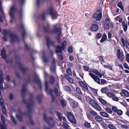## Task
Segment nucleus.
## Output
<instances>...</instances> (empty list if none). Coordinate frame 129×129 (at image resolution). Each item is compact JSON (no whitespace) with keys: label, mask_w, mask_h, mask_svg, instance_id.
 I'll return each instance as SVG.
<instances>
[{"label":"nucleus","mask_w":129,"mask_h":129,"mask_svg":"<svg viewBox=\"0 0 129 129\" xmlns=\"http://www.w3.org/2000/svg\"><path fill=\"white\" fill-rule=\"evenodd\" d=\"M92 17L95 18L96 20L100 21L102 17V13L101 10L100 9H98L93 15Z\"/></svg>","instance_id":"4"},{"label":"nucleus","mask_w":129,"mask_h":129,"mask_svg":"<svg viewBox=\"0 0 129 129\" xmlns=\"http://www.w3.org/2000/svg\"><path fill=\"white\" fill-rule=\"evenodd\" d=\"M72 47V46H70L68 49V51L70 53H71L73 51Z\"/></svg>","instance_id":"54"},{"label":"nucleus","mask_w":129,"mask_h":129,"mask_svg":"<svg viewBox=\"0 0 129 129\" xmlns=\"http://www.w3.org/2000/svg\"><path fill=\"white\" fill-rule=\"evenodd\" d=\"M61 103L62 106H65L66 105V102L62 100H61Z\"/></svg>","instance_id":"53"},{"label":"nucleus","mask_w":129,"mask_h":129,"mask_svg":"<svg viewBox=\"0 0 129 129\" xmlns=\"http://www.w3.org/2000/svg\"><path fill=\"white\" fill-rule=\"evenodd\" d=\"M93 107L98 111H100L101 109V107L97 103L95 105V106H94Z\"/></svg>","instance_id":"20"},{"label":"nucleus","mask_w":129,"mask_h":129,"mask_svg":"<svg viewBox=\"0 0 129 129\" xmlns=\"http://www.w3.org/2000/svg\"><path fill=\"white\" fill-rule=\"evenodd\" d=\"M2 107L3 113L5 115L6 114V111L5 109V106H4V107Z\"/></svg>","instance_id":"48"},{"label":"nucleus","mask_w":129,"mask_h":129,"mask_svg":"<svg viewBox=\"0 0 129 129\" xmlns=\"http://www.w3.org/2000/svg\"><path fill=\"white\" fill-rule=\"evenodd\" d=\"M67 43V42L64 41L62 45V47L58 46L56 48V53L60 52H61L62 50H64L65 48Z\"/></svg>","instance_id":"6"},{"label":"nucleus","mask_w":129,"mask_h":129,"mask_svg":"<svg viewBox=\"0 0 129 129\" xmlns=\"http://www.w3.org/2000/svg\"><path fill=\"white\" fill-rule=\"evenodd\" d=\"M99 60L101 61L104 62L105 60L103 59V57L102 56H100L99 57Z\"/></svg>","instance_id":"61"},{"label":"nucleus","mask_w":129,"mask_h":129,"mask_svg":"<svg viewBox=\"0 0 129 129\" xmlns=\"http://www.w3.org/2000/svg\"><path fill=\"white\" fill-rule=\"evenodd\" d=\"M54 90L56 95L57 96H60L61 93L58 90L57 88H55Z\"/></svg>","instance_id":"30"},{"label":"nucleus","mask_w":129,"mask_h":129,"mask_svg":"<svg viewBox=\"0 0 129 129\" xmlns=\"http://www.w3.org/2000/svg\"><path fill=\"white\" fill-rule=\"evenodd\" d=\"M16 9V7L15 5L12 6L10 8L9 14L11 18L10 21L11 23L13 22V20L15 18L14 14Z\"/></svg>","instance_id":"3"},{"label":"nucleus","mask_w":129,"mask_h":129,"mask_svg":"<svg viewBox=\"0 0 129 129\" xmlns=\"http://www.w3.org/2000/svg\"><path fill=\"white\" fill-rule=\"evenodd\" d=\"M65 90L67 91H70L71 89L68 86H66L65 87Z\"/></svg>","instance_id":"63"},{"label":"nucleus","mask_w":129,"mask_h":129,"mask_svg":"<svg viewBox=\"0 0 129 129\" xmlns=\"http://www.w3.org/2000/svg\"><path fill=\"white\" fill-rule=\"evenodd\" d=\"M100 84H104L106 83V81L104 79H101Z\"/></svg>","instance_id":"47"},{"label":"nucleus","mask_w":129,"mask_h":129,"mask_svg":"<svg viewBox=\"0 0 129 129\" xmlns=\"http://www.w3.org/2000/svg\"><path fill=\"white\" fill-rule=\"evenodd\" d=\"M89 75L95 82L98 84H100V79L98 76L91 73H89Z\"/></svg>","instance_id":"8"},{"label":"nucleus","mask_w":129,"mask_h":129,"mask_svg":"<svg viewBox=\"0 0 129 129\" xmlns=\"http://www.w3.org/2000/svg\"><path fill=\"white\" fill-rule=\"evenodd\" d=\"M11 118L12 120V121L14 123L16 124V121L14 119V118L12 116H11Z\"/></svg>","instance_id":"49"},{"label":"nucleus","mask_w":129,"mask_h":129,"mask_svg":"<svg viewBox=\"0 0 129 129\" xmlns=\"http://www.w3.org/2000/svg\"><path fill=\"white\" fill-rule=\"evenodd\" d=\"M106 111L108 113L111 114L112 113V112L111 109L107 107L105 109Z\"/></svg>","instance_id":"34"},{"label":"nucleus","mask_w":129,"mask_h":129,"mask_svg":"<svg viewBox=\"0 0 129 129\" xmlns=\"http://www.w3.org/2000/svg\"><path fill=\"white\" fill-rule=\"evenodd\" d=\"M22 115V113L21 111H18V114L16 115L17 117L20 121H22V118L21 115Z\"/></svg>","instance_id":"17"},{"label":"nucleus","mask_w":129,"mask_h":129,"mask_svg":"<svg viewBox=\"0 0 129 129\" xmlns=\"http://www.w3.org/2000/svg\"><path fill=\"white\" fill-rule=\"evenodd\" d=\"M126 60L127 61L129 62V54L128 53H127L126 56Z\"/></svg>","instance_id":"51"},{"label":"nucleus","mask_w":129,"mask_h":129,"mask_svg":"<svg viewBox=\"0 0 129 129\" xmlns=\"http://www.w3.org/2000/svg\"><path fill=\"white\" fill-rule=\"evenodd\" d=\"M1 120L2 123H5V117L3 115H1Z\"/></svg>","instance_id":"41"},{"label":"nucleus","mask_w":129,"mask_h":129,"mask_svg":"<svg viewBox=\"0 0 129 129\" xmlns=\"http://www.w3.org/2000/svg\"><path fill=\"white\" fill-rule=\"evenodd\" d=\"M67 116L68 119L72 123L75 124L76 122L74 116L70 112L67 113Z\"/></svg>","instance_id":"5"},{"label":"nucleus","mask_w":129,"mask_h":129,"mask_svg":"<svg viewBox=\"0 0 129 129\" xmlns=\"http://www.w3.org/2000/svg\"><path fill=\"white\" fill-rule=\"evenodd\" d=\"M117 56L118 58L120 59V61H123V52L122 51H121L120 49L117 50Z\"/></svg>","instance_id":"7"},{"label":"nucleus","mask_w":129,"mask_h":129,"mask_svg":"<svg viewBox=\"0 0 129 129\" xmlns=\"http://www.w3.org/2000/svg\"><path fill=\"white\" fill-rule=\"evenodd\" d=\"M98 28V25L96 24H93L91 26V29L92 31H95L97 30Z\"/></svg>","instance_id":"14"},{"label":"nucleus","mask_w":129,"mask_h":129,"mask_svg":"<svg viewBox=\"0 0 129 129\" xmlns=\"http://www.w3.org/2000/svg\"><path fill=\"white\" fill-rule=\"evenodd\" d=\"M121 127L122 129H128V127L126 126L123 125H121Z\"/></svg>","instance_id":"45"},{"label":"nucleus","mask_w":129,"mask_h":129,"mask_svg":"<svg viewBox=\"0 0 129 129\" xmlns=\"http://www.w3.org/2000/svg\"><path fill=\"white\" fill-rule=\"evenodd\" d=\"M126 42V47L128 48H129V44L128 42L127 41V40H126L125 41Z\"/></svg>","instance_id":"59"},{"label":"nucleus","mask_w":129,"mask_h":129,"mask_svg":"<svg viewBox=\"0 0 129 129\" xmlns=\"http://www.w3.org/2000/svg\"><path fill=\"white\" fill-rule=\"evenodd\" d=\"M117 6L119 7L120 8H121V10H123V7L122 4V3L120 2H119L117 5Z\"/></svg>","instance_id":"36"},{"label":"nucleus","mask_w":129,"mask_h":129,"mask_svg":"<svg viewBox=\"0 0 129 129\" xmlns=\"http://www.w3.org/2000/svg\"><path fill=\"white\" fill-rule=\"evenodd\" d=\"M1 55L4 59H6L7 57L5 50L3 49L2 51Z\"/></svg>","instance_id":"24"},{"label":"nucleus","mask_w":129,"mask_h":129,"mask_svg":"<svg viewBox=\"0 0 129 129\" xmlns=\"http://www.w3.org/2000/svg\"><path fill=\"white\" fill-rule=\"evenodd\" d=\"M90 113L94 116H96L98 115L93 110L91 109L90 111Z\"/></svg>","instance_id":"28"},{"label":"nucleus","mask_w":129,"mask_h":129,"mask_svg":"<svg viewBox=\"0 0 129 129\" xmlns=\"http://www.w3.org/2000/svg\"><path fill=\"white\" fill-rule=\"evenodd\" d=\"M49 14L51 15L53 19L56 18L58 16L57 12L54 11L52 8H50L43 14L42 18L44 19L46 16Z\"/></svg>","instance_id":"1"},{"label":"nucleus","mask_w":129,"mask_h":129,"mask_svg":"<svg viewBox=\"0 0 129 129\" xmlns=\"http://www.w3.org/2000/svg\"><path fill=\"white\" fill-rule=\"evenodd\" d=\"M79 83L81 87H84L85 89L86 90L88 89V87L82 81H80L79 82Z\"/></svg>","instance_id":"18"},{"label":"nucleus","mask_w":129,"mask_h":129,"mask_svg":"<svg viewBox=\"0 0 129 129\" xmlns=\"http://www.w3.org/2000/svg\"><path fill=\"white\" fill-rule=\"evenodd\" d=\"M46 41L48 46H49L50 45L51 42L50 39L49 37H47L46 38Z\"/></svg>","instance_id":"33"},{"label":"nucleus","mask_w":129,"mask_h":129,"mask_svg":"<svg viewBox=\"0 0 129 129\" xmlns=\"http://www.w3.org/2000/svg\"><path fill=\"white\" fill-rule=\"evenodd\" d=\"M9 36L11 39L12 41L13 42H18V38L17 36L12 34H9Z\"/></svg>","instance_id":"11"},{"label":"nucleus","mask_w":129,"mask_h":129,"mask_svg":"<svg viewBox=\"0 0 129 129\" xmlns=\"http://www.w3.org/2000/svg\"><path fill=\"white\" fill-rule=\"evenodd\" d=\"M116 113H117L118 115H120L122 114L123 112L121 110L118 109Z\"/></svg>","instance_id":"43"},{"label":"nucleus","mask_w":129,"mask_h":129,"mask_svg":"<svg viewBox=\"0 0 129 129\" xmlns=\"http://www.w3.org/2000/svg\"><path fill=\"white\" fill-rule=\"evenodd\" d=\"M102 36V34L100 33H98L96 35V38L100 39Z\"/></svg>","instance_id":"62"},{"label":"nucleus","mask_w":129,"mask_h":129,"mask_svg":"<svg viewBox=\"0 0 129 129\" xmlns=\"http://www.w3.org/2000/svg\"><path fill=\"white\" fill-rule=\"evenodd\" d=\"M90 71L94 73L96 75L99 76L100 78H102V74L99 71H98L96 69H91L90 70Z\"/></svg>","instance_id":"13"},{"label":"nucleus","mask_w":129,"mask_h":129,"mask_svg":"<svg viewBox=\"0 0 129 129\" xmlns=\"http://www.w3.org/2000/svg\"><path fill=\"white\" fill-rule=\"evenodd\" d=\"M108 89V88L106 87L102 88L101 89V91L102 93H105L107 92Z\"/></svg>","instance_id":"26"},{"label":"nucleus","mask_w":129,"mask_h":129,"mask_svg":"<svg viewBox=\"0 0 129 129\" xmlns=\"http://www.w3.org/2000/svg\"><path fill=\"white\" fill-rule=\"evenodd\" d=\"M83 68L84 70L86 71H88L89 69V68L86 66H84Z\"/></svg>","instance_id":"60"},{"label":"nucleus","mask_w":129,"mask_h":129,"mask_svg":"<svg viewBox=\"0 0 129 129\" xmlns=\"http://www.w3.org/2000/svg\"><path fill=\"white\" fill-rule=\"evenodd\" d=\"M104 27L107 29H109V25L107 22H105L104 24Z\"/></svg>","instance_id":"35"},{"label":"nucleus","mask_w":129,"mask_h":129,"mask_svg":"<svg viewBox=\"0 0 129 129\" xmlns=\"http://www.w3.org/2000/svg\"><path fill=\"white\" fill-rule=\"evenodd\" d=\"M0 104L2 107L5 106L3 100L1 98L0 99Z\"/></svg>","instance_id":"38"},{"label":"nucleus","mask_w":129,"mask_h":129,"mask_svg":"<svg viewBox=\"0 0 129 129\" xmlns=\"http://www.w3.org/2000/svg\"><path fill=\"white\" fill-rule=\"evenodd\" d=\"M44 29L46 31H47L49 29V26H48L47 27H45Z\"/></svg>","instance_id":"64"},{"label":"nucleus","mask_w":129,"mask_h":129,"mask_svg":"<svg viewBox=\"0 0 129 129\" xmlns=\"http://www.w3.org/2000/svg\"><path fill=\"white\" fill-rule=\"evenodd\" d=\"M50 69L51 71L52 72H54L55 71V61L54 60L52 62L51 66L50 67Z\"/></svg>","instance_id":"15"},{"label":"nucleus","mask_w":129,"mask_h":129,"mask_svg":"<svg viewBox=\"0 0 129 129\" xmlns=\"http://www.w3.org/2000/svg\"><path fill=\"white\" fill-rule=\"evenodd\" d=\"M50 82L51 84H53L54 82V78L52 76H51L50 78Z\"/></svg>","instance_id":"39"},{"label":"nucleus","mask_w":129,"mask_h":129,"mask_svg":"<svg viewBox=\"0 0 129 129\" xmlns=\"http://www.w3.org/2000/svg\"><path fill=\"white\" fill-rule=\"evenodd\" d=\"M84 124L85 127L87 128H89L90 126V123L87 122H85Z\"/></svg>","instance_id":"40"},{"label":"nucleus","mask_w":129,"mask_h":129,"mask_svg":"<svg viewBox=\"0 0 129 129\" xmlns=\"http://www.w3.org/2000/svg\"><path fill=\"white\" fill-rule=\"evenodd\" d=\"M107 38V36L106 35H104L103 36L101 40L100 41V42L101 43L103 42Z\"/></svg>","instance_id":"31"},{"label":"nucleus","mask_w":129,"mask_h":129,"mask_svg":"<svg viewBox=\"0 0 129 129\" xmlns=\"http://www.w3.org/2000/svg\"><path fill=\"white\" fill-rule=\"evenodd\" d=\"M66 72L68 74L70 75H72V73L71 70L70 68H67L66 70Z\"/></svg>","instance_id":"29"},{"label":"nucleus","mask_w":129,"mask_h":129,"mask_svg":"<svg viewBox=\"0 0 129 129\" xmlns=\"http://www.w3.org/2000/svg\"><path fill=\"white\" fill-rule=\"evenodd\" d=\"M89 103L91 106L93 107L97 103L94 100L92 99L89 100Z\"/></svg>","instance_id":"19"},{"label":"nucleus","mask_w":129,"mask_h":129,"mask_svg":"<svg viewBox=\"0 0 129 129\" xmlns=\"http://www.w3.org/2000/svg\"><path fill=\"white\" fill-rule=\"evenodd\" d=\"M90 71L94 73L96 75L99 76L100 78H102V74L99 71H98L96 69H91L90 70Z\"/></svg>","instance_id":"12"},{"label":"nucleus","mask_w":129,"mask_h":129,"mask_svg":"<svg viewBox=\"0 0 129 129\" xmlns=\"http://www.w3.org/2000/svg\"><path fill=\"white\" fill-rule=\"evenodd\" d=\"M57 115L59 119L60 120H61L62 118L61 117V114L59 112L57 113Z\"/></svg>","instance_id":"50"},{"label":"nucleus","mask_w":129,"mask_h":129,"mask_svg":"<svg viewBox=\"0 0 129 129\" xmlns=\"http://www.w3.org/2000/svg\"><path fill=\"white\" fill-rule=\"evenodd\" d=\"M76 90L77 93L79 94H81L82 93V92L81 91L80 88L77 87L76 88Z\"/></svg>","instance_id":"37"},{"label":"nucleus","mask_w":129,"mask_h":129,"mask_svg":"<svg viewBox=\"0 0 129 129\" xmlns=\"http://www.w3.org/2000/svg\"><path fill=\"white\" fill-rule=\"evenodd\" d=\"M108 127L110 129H117L113 124H109L108 125Z\"/></svg>","instance_id":"32"},{"label":"nucleus","mask_w":129,"mask_h":129,"mask_svg":"<svg viewBox=\"0 0 129 129\" xmlns=\"http://www.w3.org/2000/svg\"><path fill=\"white\" fill-rule=\"evenodd\" d=\"M0 126L1 129H7V127L5 125L1 124Z\"/></svg>","instance_id":"52"},{"label":"nucleus","mask_w":129,"mask_h":129,"mask_svg":"<svg viewBox=\"0 0 129 129\" xmlns=\"http://www.w3.org/2000/svg\"><path fill=\"white\" fill-rule=\"evenodd\" d=\"M57 25L56 24L54 25V28L53 30V32L54 33H55L58 35L57 37V39L58 42H60V38L59 36L61 33V29L60 28H57Z\"/></svg>","instance_id":"2"},{"label":"nucleus","mask_w":129,"mask_h":129,"mask_svg":"<svg viewBox=\"0 0 129 129\" xmlns=\"http://www.w3.org/2000/svg\"><path fill=\"white\" fill-rule=\"evenodd\" d=\"M34 103L33 101H32L30 102L29 104L27 105V107L28 108L31 107L34 105Z\"/></svg>","instance_id":"42"},{"label":"nucleus","mask_w":129,"mask_h":129,"mask_svg":"<svg viewBox=\"0 0 129 129\" xmlns=\"http://www.w3.org/2000/svg\"><path fill=\"white\" fill-rule=\"evenodd\" d=\"M112 109L113 111L115 113L117 112L118 110L117 108L115 106L112 107Z\"/></svg>","instance_id":"44"},{"label":"nucleus","mask_w":129,"mask_h":129,"mask_svg":"<svg viewBox=\"0 0 129 129\" xmlns=\"http://www.w3.org/2000/svg\"><path fill=\"white\" fill-rule=\"evenodd\" d=\"M112 99L115 101H118L119 100V99L116 96L115 97H113L112 98Z\"/></svg>","instance_id":"55"},{"label":"nucleus","mask_w":129,"mask_h":129,"mask_svg":"<svg viewBox=\"0 0 129 129\" xmlns=\"http://www.w3.org/2000/svg\"><path fill=\"white\" fill-rule=\"evenodd\" d=\"M26 90V87L24 86V85L23 88L22 89V93H23Z\"/></svg>","instance_id":"57"},{"label":"nucleus","mask_w":129,"mask_h":129,"mask_svg":"<svg viewBox=\"0 0 129 129\" xmlns=\"http://www.w3.org/2000/svg\"><path fill=\"white\" fill-rule=\"evenodd\" d=\"M99 100L101 103L104 105H105L107 103V102L106 101L102 98H99Z\"/></svg>","instance_id":"23"},{"label":"nucleus","mask_w":129,"mask_h":129,"mask_svg":"<svg viewBox=\"0 0 129 129\" xmlns=\"http://www.w3.org/2000/svg\"><path fill=\"white\" fill-rule=\"evenodd\" d=\"M107 95L108 97L110 98L116 96V95L114 94L111 92H108L107 93Z\"/></svg>","instance_id":"25"},{"label":"nucleus","mask_w":129,"mask_h":129,"mask_svg":"<svg viewBox=\"0 0 129 129\" xmlns=\"http://www.w3.org/2000/svg\"><path fill=\"white\" fill-rule=\"evenodd\" d=\"M71 104V106L74 108L78 106V103L73 100H72Z\"/></svg>","instance_id":"16"},{"label":"nucleus","mask_w":129,"mask_h":129,"mask_svg":"<svg viewBox=\"0 0 129 129\" xmlns=\"http://www.w3.org/2000/svg\"><path fill=\"white\" fill-rule=\"evenodd\" d=\"M122 91L124 94L126 96H129V93L127 91L123 89L122 90Z\"/></svg>","instance_id":"27"},{"label":"nucleus","mask_w":129,"mask_h":129,"mask_svg":"<svg viewBox=\"0 0 129 129\" xmlns=\"http://www.w3.org/2000/svg\"><path fill=\"white\" fill-rule=\"evenodd\" d=\"M46 114H45L44 115V118L46 121L52 126H53L54 125V123L53 120L51 118H50L48 120H46Z\"/></svg>","instance_id":"9"},{"label":"nucleus","mask_w":129,"mask_h":129,"mask_svg":"<svg viewBox=\"0 0 129 129\" xmlns=\"http://www.w3.org/2000/svg\"><path fill=\"white\" fill-rule=\"evenodd\" d=\"M124 27H123V30L125 31H126V30H127V28L128 27V26L127 24H126L124 26Z\"/></svg>","instance_id":"56"},{"label":"nucleus","mask_w":129,"mask_h":129,"mask_svg":"<svg viewBox=\"0 0 129 129\" xmlns=\"http://www.w3.org/2000/svg\"><path fill=\"white\" fill-rule=\"evenodd\" d=\"M45 88H46V91H47V92H48V91L47 89V88L48 87V83L47 82L45 81Z\"/></svg>","instance_id":"58"},{"label":"nucleus","mask_w":129,"mask_h":129,"mask_svg":"<svg viewBox=\"0 0 129 129\" xmlns=\"http://www.w3.org/2000/svg\"><path fill=\"white\" fill-rule=\"evenodd\" d=\"M100 114L102 116L108 118L109 116L108 114L105 112H100Z\"/></svg>","instance_id":"21"},{"label":"nucleus","mask_w":129,"mask_h":129,"mask_svg":"<svg viewBox=\"0 0 129 129\" xmlns=\"http://www.w3.org/2000/svg\"><path fill=\"white\" fill-rule=\"evenodd\" d=\"M2 75L1 74L0 75V96L2 95L1 90H3V79L2 76Z\"/></svg>","instance_id":"10"},{"label":"nucleus","mask_w":129,"mask_h":129,"mask_svg":"<svg viewBox=\"0 0 129 129\" xmlns=\"http://www.w3.org/2000/svg\"><path fill=\"white\" fill-rule=\"evenodd\" d=\"M95 120L98 122H101L103 119L100 116H96L95 117Z\"/></svg>","instance_id":"22"},{"label":"nucleus","mask_w":129,"mask_h":129,"mask_svg":"<svg viewBox=\"0 0 129 129\" xmlns=\"http://www.w3.org/2000/svg\"><path fill=\"white\" fill-rule=\"evenodd\" d=\"M63 127L65 128L68 129L69 128V126L64 122L63 123Z\"/></svg>","instance_id":"46"}]
</instances>
